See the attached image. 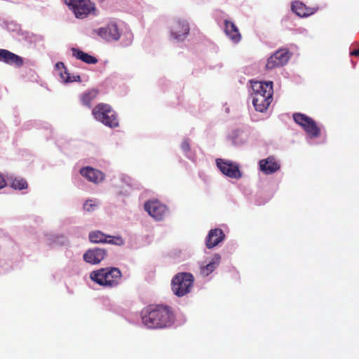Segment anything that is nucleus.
<instances>
[{"instance_id": "obj_26", "label": "nucleus", "mask_w": 359, "mask_h": 359, "mask_svg": "<svg viewBox=\"0 0 359 359\" xmlns=\"http://www.w3.org/2000/svg\"><path fill=\"white\" fill-rule=\"evenodd\" d=\"M180 148L187 158L191 161L195 159V152L191 149L190 142L188 139L186 138L183 140L180 144Z\"/></svg>"}, {"instance_id": "obj_19", "label": "nucleus", "mask_w": 359, "mask_h": 359, "mask_svg": "<svg viewBox=\"0 0 359 359\" xmlns=\"http://www.w3.org/2000/svg\"><path fill=\"white\" fill-rule=\"evenodd\" d=\"M251 98L255 109L261 113L265 112L273 101V97H271L269 93L264 97H261V95H259Z\"/></svg>"}, {"instance_id": "obj_11", "label": "nucleus", "mask_w": 359, "mask_h": 359, "mask_svg": "<svg viewBox=\"0 0 359 359\" xmlns=\"http://www.w3.org/2000/svg\"><path fill=\"white\" fill-rule=\"evenodd\" d=\"M292 54L286 48H280L276 51L269 59L266 65L268 69L286 65Z\"/></svg>"}, {"instance_id": "obj_15", "label": "nucleus", "mask_w": 359, "mask_h": 359, "mask_svg": "<svg viewBox=\"0 0 359 359\" xmlns=\"http://www.w3.org/2000/svg\"><path fill=\"white\" fill-rule=\"evenodd\" d=\"M0 62L16 67L22 66L24 61L22 57L6 50L0 48Z\"/></svg>"}, {"instance_id": "obj_13", "label": "nucleus", "mask_w": 359, "mask_h": 359, "mask_svg": "<svg viewBox=\"0 0 359 359\" xmlns=\"http://www.w3.org/2000/svg\"><path fill=\"white\" fill-rule=\"evenodd\" d=\"M107 255L106 250L99 248H94L88 250L83 254V259L90 264H97L103 260Z\"/></svg>"}, {"instance_id": "obj_8", "label": "nucleus", "mask_w": 359, "mask_h": 359, "mask_svg": "<svg viewBox=\"0 0 359 359\" xmlns=\"http://www.w3.org/2000/svg\"><path fill=\"white\" fill-rule=\"evenodd\" d=\"M170 36L176 41H182L189 33V25L186 20H172L169 26Z\"/></svg>"}, {"instance_id": "obj_21", "label": "nucleus", "mask_w": 359, "mask_h": 359, "mask_svg": "<svg viewBox=\"0 0 359 359\" xmlns=\"http://www.w3.org/2000/svg\"><path fill=\"white\" fill-rule=\"evenodd\" d=\"M221 261V256L215 254L211 260L205 266L201 267V274L203 276H208L217 268Z\"/></svg>"}, {"instance_id": "obj_1", "label": "nucleus", "mask_w": 359, "mask_h": 359, "mask_svg": "<svg viewBox=\"0 0 359 359\" xmlns=\"http://www.w3.org/2000/svg\"><path fill=\"white\" fill-rule=\"evenodd\" d=\"M173 320V314L168 306H150L142 312V323L149 329H160L170 326Z\"/></svg>"}, {"instance_id": "obj_25", "label": "nucleus", "mask_w": 359, "mask_h": 359, "mask_svg": "<svg viewBox=\"0 0 359 359\" xmlns=\"http://www.w3.org/2000/svg\"><path fill=\"white\" fill-rule=\"evenodd\" d=\"M231 141L235 145H241L248 141V135L241 130L233 131L231 135Z\"/></svg>"}, {"instance_id": "obj_7", "label": "nucleus", "mask_w": 359, "mask_h": 359, "mask_svg": "<svg viewBox=\"0 0 359 359\" xmlns=\"http://www.w3.org/2000/svg\"><path fill=\"white\" fill-rule=\"evenodd\" d=\"M64 1L77 18H86L94 9L93 4L90 0H64Z\"/></svg>"}, {"instance_id": "obj_9", "label": "nucleus", "mask_w": 359, "mask_h": 359, "mask_svg": "<svg viewBox=\"0 0 359 359\" xmlns=\"http://www.w3.org/2000/svg\"><path fill=\"white\" fill-rule=\"evenodd\" d=\"M216 164L221 172L230 178L238 180L242 176L239 167L236 163L218 158L216 160Z\"/></svg>"}, {"instance_id": "obj_17", "label": "nucleus", "mask_w": 359, "mask_h": 359, "mask_svg": "<svg viewBox=\"0 0 359 359\" xmlns=\"http://www.w3.org/2000/svg\"><path fill=\"white\" fill-rule=\"evenodd\" d=\"M224 32L227 37L233 43H238L241 40V34L236 25L231 21L225 20L224 21Z\"/></svg>"}, {"instance_id": "obj_30", "label": "nucleus", "mask_w": 359, "mask_h": 359, "mask_svg": "<svg viewBox=\"0 0 359 359\" xmlns=\"http://www.w3.org/2000/svg\"><path fill=\"white\" fill-rule=\"evenodd\" d=\"M122 41L121 44L123 46H130L133 41V34L130 30H126L124 32H121Z\"/></svg>"}, {"instance_id": "obj_34", "label": "nucleus", "mask_w": 359, "mask_h": 359, "mask_svg": "<svg viewBox=\"0 0 359 359\" xmlns=\"http://www.w3.org/2000/svg\"><path fill=\"white\" fill-rule=\"evenodd\" d=\"M6 181L2 175L0 173V189L4 188L6 186Z\"/></svg>"}, {"instance_id": "obj_20", "label": "nucleus", "mask_w": 359, "mask_h": 359, "mask_svg": "<svg viewBox=\"0 0 359 359\" xmlns=\"http://www.w3.org/2000/svg\"><path fill=\"white\" fill-rule=\"evenodd\" d=\"M292 11L302 18L308 17L316 12L315 9L307 8L305 4L299 1L292 2Z\"/></svg>"}, {"instance_id": "obj_27", "label": "nucleus", "mask_w": 359, "mask_h": 359, "mask_svg": "<svg viewBox=\"0 0 359 359\" xmlns=\"http://www.w3.org/2000/svg\"><path fill=\"white\" fill-rule=\"evenodd\" d=\"M107 236L100 231H92L89 233V240L92 243H106Z\"/></svg>"}, {"instance_id": "obj_23", "label": "nucleus", "mask_w": 359, "mask_h": 359, "mask_svg": "<svg viewBox=\"0 0 359 359\" xmlns=\"http://www.w3.org/2000/svg\"><path fill=\"white\" fill-rule=\"evenodd\" d=\"M71 51L72 53V55L74 57L83 61L86 64L93 65L97 62V59L95 57L90 55L88 53H85L79 48H72Z\"/></svg>"}, {"instance_id": "obj_6", "label": "nucleus", "mask_w": 359, "mask_h": 359, "mask_svg": "<svg viewBox=\"0 0 359 359\" xmlns=\"http://www.w3.org/2000/svg\"><path fill=\"white\" fill-rule=\"evenodd\" d=\"M92 34L97 35L102 39L107 42H112L117 41L121 39V31L117 23L114 21H111L104 27L93 29Z\"/></svg>"}, {"instance_id": "obj_4", "label": "nucleus", "mask_w": 359, "mask_h": 359, "mask_svg": "<svg viewBox=\"0 0 359 359\" xmlns=\"http://www.w3.org/2000/svg\"><path fill=\"white\" fill-rule=\"evenodd\" d=\"M194 281L190 273H179L172 280V290L177 297H183L190 292Z\"/></svg>"}, {"instance_id": "obj_22", "label": "nucleus", "mask_w": 359, "mask_h": 359, "mask_svg": "<svg viewBox=\"0 0 359 359\" xmlns=\"http://www.w3.org/2000/svg\"><path fill=\"white\" fill-rule=\"evenodd\" d=\"M55 67L57 70H62L60 74V79L63 83H72L74 81H80V76L79 75H72L69 73L66 69L65 68L64 64L62 62H57L55 65Z\"/></svg>"}, {"instance_id": "obj_31", "label": "nucleus", "mask_w": 359, "mask_h": 359, "mask_svg": "<svg viewBox=\"0 0 359 359\" xmlns=\"http://www.w3.org/2000/svg\"><path fill=\"white\" fill-rule=\"evenodd\" d=\"M99 205L98 201L95 199H88L83 204V209L87 212L94 211Z\"/></svg>"}, {"instance_id": "obj_36", "label": "nucleus", "mask_w": 359, "mask_h": 359, "mask_svg": "<svg viewBox=\"0 0 359 359\" xmlns=\"http://www.w3.org/2000/svg\"><path fill=\"white\" fill-rule=\"evenodd\" d=\"M4 271V269H3V270H1V269H0V272H2V271Z\"/></svg>"}, {"instance_id": "obj_32", "label": "nucleus", "mask_w": 359, "mask_h": 359, "mask_svg": "<svg viewBox=\"0 0 359 359\" xmlns=\"http://www.w3.org/2000/svg\"><path fill=\"white\" fill-rule=\"evenodd\" d=\"M107 239L106 243L113 244L116 245H123L124 244V241L121 236H107Z\"/></svg>"}, {"instance_id": "obj_3", "label": "nucleus", "mask_w": 359, "mask_h": 359, "mask_svg": "<svg viewBox=\"0 0 359 359\" xmlns=\"http://www.w3.org/2000/svg\"><path fill=\"white\" fill-rule=\"evenodd\" d=\"M95 118L106 126L115 128L118 126L116 112L107 104H99L93 110Z\"/></svg>"}, {"instance_id": "obj_29", "label": "nucleus", "mask_w": 359, "mask_h": 359, "mask_svg": "<svg viewBox=\"0 0 359 359\" xmlns=\"http://www.w3.org/2000/svg\"><path fill=\"white\" fill-rule=\"evenodd\" d=\"M27 187L28 185L26 180L19 177L13 179L11 183V187L17 190L25 189Z\"/></svg>"}, {"instance_id": "obj_24", "label": "nucleus", "mask_w": 359, "mask_h": 359, "mask_svg": "<svg viewBox=\"0 0 359 359\" xmlns=\"http://www.w3.org/2000/svg\"><path fill=\"white\" fill-rule=\"evenodd\" d=\"M6 28L9 32H16L17 36H18V40H20V41H21V40L29 41L30 39L29 33H28L27 32H22L20 29V25L15 22H11L8 23L6 25Z\"/></svg>"}, {"instance_id": "obj_18", "label": "nucleus", "mask_w": 359, "mask_h": 359, "mask_svg": "<svg viewBox=\"0 0 359 359\" xmlns=\"http://www.w3.org/2000/svg\"><path fill=\"white\" fill-rule=\"evenodd\" d=\"M224 234L221 229H211L206 238L205 245L208 249H211L217 246L224 239Z\"/></svg>"}, {"instance_id": "obj_12", "label": "nucleus", "mask_w": 359, "mask_h": 359, "mask_svg": "<svg viewBox=\"0 0 359 359\" xmlns=\"http://www.w3.org/2000/svg\"><path fill=\"white\" fill-rule=\"evenodd\" d=\"M144 210L156 220H162L167 215L166 206L158 200L149 201L144 204Z\"/></svg>"}, {"instance_id": "obj_16", "label": "nucleus", "mask_w": 359, "mask_h": 359, "mask_svg": "<svg viewBox=\"0 0 359 359\" xmlns=\"http://www.w3.org/2000/svg\"><path fill=\"white\" fill-rule=\"evenodd\" d=\"M259 169L266 175H271L280 169V164L273 156H269L259 162Z\"/></svg>"}, {"instance_id": "obj_33", "label": "nucleus", "mask_w": 359, "mask_h": 359, "mask_svg": "<svg viewBox=\"0 0 359 359\" xmlns=\"http://www.w3.org/2000/svg\"><path fill=\"white\" fill-rule=\"evenodd\" d=\"M121 181L128 186L132 187L133 185V180L128 176H122Z\"/></svg>"}, {"instance_id": "obj_5", "label": "nucleus", "mask_w": 359, "mask_h": 359, "mask_svg": "<svg viewBox=\"0 0 359 359\" xmlns=\"http://www.w3.org/2000/svg\"><path fill=\"white\" fill-rule=\"evenodd\" d=\"M293 119L301 126L306 133L308 142L311 144V140L319 137L321 130L316 121L311 117L301 113H294Z\"/></svg>"}, {"instance_id": "obj_10", "label": "nucleus", "mask_w": 359, "mask_h": 359, "mask_svg": "<svg viewBox=\"0 0 359 359\" xmlns=\"http://www.w3.org/2000/svg\"><path fill=\"white\" fill-rule=\"evenodd\" d=\"M251 97H256V96L261 95V97H264L269 93L271 97H273V89L272 81H251Z\"/></svg>"}, {"instance_id": "obj_28", "label": "nucleus", "mask_w": 359, "mask_h": 359, "mask_svg": "<svg viewBox=\"0 0 359 359\" xmlns=\"http://www.w3.org/2000/svg\"><path fill=\"white\" fill-rule=\"evenodd\" d=\"M97 93V90L95 89H92L83 93L81 97L83 104L90 107L91 101L96 97Z\"/></svg>"}, {"instance_id": "obj_14", "label": "nucleus", "mask_w": 359, "mask_h": 359, "mask_svg": "<svg viewBox=\"0 0 359 359\" xmlns=\"http://www.w3.org/2000/svg\"><path fill=\"white\" fill-rule=\"evenodd\" d=\"M80 174L88 182L94 184H99L104 179V174L99 170L87 166L80 170Z\"/></svg>"}, {"instance_id": "obj_2", "label": "nucleus", "mask_w": 359, "mask_h": 359, "mask_svg": "<svg viewBox=\"0 0 359 359\" xmlns=\"http://www.w3.org/2000/svg\"><path fill=\"white\" fill-rule=\"evenodd\" d=\"M90 277L92 280L100 285L114 287L120 283L121 273L118 268H102L92 271Z\"/></svg>"}, {"instance_id": "obj_35", "label": "nucleus", "mask_w": 359, "mask_h": 359, "mask_svg": "<svg viewBox=\"0 0 359 359\" xmlns=\"http://www.w3.org/2000/svg\"><path fill=\"white\" fill-rule=\"evenodd\" d=\"M351 55L358 56L359 55V48L357 50H354L350 53Z\"/></svg>"}]
</instances>
